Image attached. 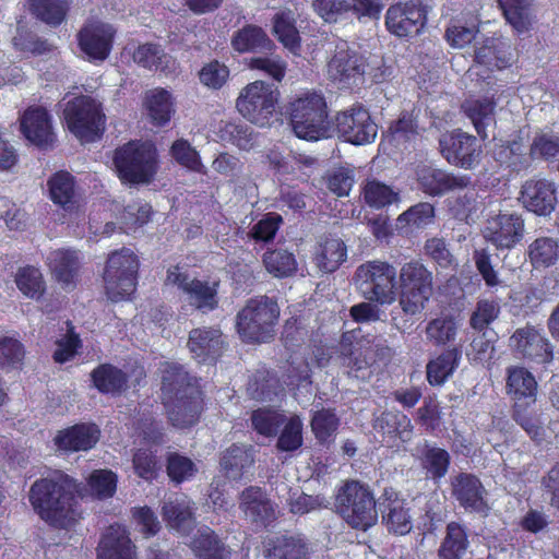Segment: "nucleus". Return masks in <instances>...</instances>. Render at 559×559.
I'll return each instance as SVG.
<instances>
[{"label":"nucleus","mask_w":559,"mask_h":559,"mask_svg":"<svg viewBox=\"0 0 559 559\" xmlns=\"http://www.w3.org/2000/svg\"><path fill=\"white\" fill-rule=\"evenodd\" d=\"M90 377L93 386L102 394L118 396L129 386L128 373L109 362L99 364Z\"/></svg>","instance_id":"35"},{"label":"nucleus","mask_w":559,"mask_h":559,"mask_svg":"<svg viewBox=\"0 0 559 559\" xmlns=\"http://www.w3.org/2000/svg\"><path fill=\"white\" fill-rule=\"evenodd\" d=\"M91 495L105 500L114 497L117 490V475L107 468L94 469L86 479Z\"/></svg>","instance_id":"60"},{"label":"nucleus","mask_w":559,"mask_h":559,"mask_svg":"<svg viewBox=\"0 0 559 559\" xmlns=\"http://www.w3.org/2000/svg\"><path fill=\"white\" fill-rule=\"evenodd\" d=\"M381 523L393 536H406L414 527V512L409 501L393 487H385L378 498Z\"/></svg>","instance_id":"15"},{"label":"nucleus","mask_w":559,"mask_h":559,"mask_svg":"<svg viewBox=\"0 0 559 559\" xmlns=\"http://www.w3.org/2000/svg\"><path fill=\"white\" fill-rule=\"evenodd\" d=\"M29 12L43 23L60 26L70 11V0H27Z\"/></svg>","instance_id":"44"},{"label":"nucleus","mask_w":559,"mask_h":559,"mask_svg":"<svg viewBox=\"0 0 559 559\" xmlns=\"http://www.w3.org/2000/svg\"><path fill=\"white\" fill-rule=\"evenodd\" d=\"M254 447L245 443H231L221 452L219 467L231 479H241L245 472L254 464Z\"/></svg>","instance_id":"34"},{"label":"nucleus","mask_w":559,"mask_h":559,"mask_svg":"<svg viewBox=\"0 0 559 559\" xmlns=\"http://www.w3.org/2000/svg\"><path fill=\"white\" fill-rule=\"evenodd\" d=\"M118 177L124 183H140V140H133L118 147L114 155Z\"/></svg>","instance_id":"39"},{"label":"nucleus","mask_w":559,"mask_h":559,"mask_svg":"<svg viewBox=\"0 0 559 559\" xmlns=\"http://www.w3.org/2000/svg\"><path fill=\"white\" fill-rule=\"evenodd\" d=\"M355 281L364 298L376 305H392L397 296V273L393 264L371 260L360 264Z\"/></svg>","instance_id":"6"},{"label":"nucleus","mask_w":559,"mask_h":559,"mask_svg":"<svg viewBox=\"0 0 559 559\" xmlns=\"http://www.w3.org/2000/svg\"><path fill=\"white\" fill-rule=\"evenodd\" d=\"M273 33L285 48L293 53H298L301 48V37L289 11H281L274 15Z\"/></svg>","instance_id":"49"},{"label":"nucleus","mask_w":559,"mask_h":559,"mask_svg":"<svg viewBox=\"0 0 559 559\" xmlns=\"http://www.w3.org/2000/svg\"><path fill=\"white\" fill-rule=\"evenodd\" d=\"M265 270L277 278H285L297 272V261L294 253L284 249H269L262 255Z\"/></svg>","instance_id":"52"},{"label":"nucleus","mask_w":559,"mask_h":559,"mask_svg":"<svg viewBox=\"0 0 559 559\" xmlns=\"http://www.w3.org/2000/svg\"><path fill=\"white\" fill-rule=\"evenodd\" d=\"M509 346L516 358L531 366H547L554 360L552 344L539 329L530 324L513 332Z\"/></svg>","instance_id":"14"},{"label":"nucleus","mask_w":559,"mask_h":559,"mask_svg":"<svg viewBox=\"0 0 559 559\" xmlns=\"http://www.w3.org/2000/svg\"><path fill=\"white\" fill-rule=\"evenodd\" d=\"M506 21L512 26L518 35L531 31L533 20L531 16L530 4L526 0H498Z\"/></svg>","instance_id":"48"},{"label":"nucleus","mask_w":559,"mask_h":559,"mask_svg":"<svg viewBox=\"0 0 559 559\" xmlns=\"http://www.w3.org/2000/svg\"><path fill=\"white\" fill-rule=\"evenodd\" d=\"M469 546L467 527L456 521L445 526V535L439 546V559H462Z\"/></svg>","instance_id":"42"},{"label":"nucleus","mask_w":559,"mask_h":559,"mask_svg":"<svg viewBox=\"0 0 559 559\" xmlns=\"http://www.w3.org/2000/svg\"><path fill=\"white\" fill-rule=\"evenodd\" d=\"M457 320L453 316H443L430 320L426 326V336L436 346L453 342L457 334Z\"/></svg>","instance_id":"55"},{"label":"nucleus","mask_w":559,"mask_h":559,"mask_svg":"<svg viewBox=\"0 0 559 559\" xmlns=\"http://www.w3.org/2000/svg\"><path fill=\"white\" fill-rule=\"evenodd\" d=\"M280 100V91L273 84L258 80L240 92L236 107L240 115L260 127L269 126Z\"/></svg>","instance_id":"9"},{"label":"nucleus","mask_w":559,"mask_h":559,"mask_svg":"<svg viewBox=\"0 0 559 559\" xmlns=\"http://www.w3.org/2000/svg\"><path fill=\"white\" fill-rule=\"evenodd\" d=\"M501 313V305L495 298H480L477 300L474 310L469 316V326L486 335L490 324H492Z\"/></svg>","instance_id":"53"},{"label":"nucleus","mask_w":559,"mask_h":559,"mask_svg":"<svg viewBox=\"0 0 559 559\" xmlns=\"http://www.w3.org/2000/svg\"><path fill=\"white\" fill-rule=\"evenodd\" d=\"M198 472L194 462L178 452H169L166 456V473L169 479L179 485L192 478Z\"/></svg>","instance_id":"61"},{"label":"nucleus","mask_w":559,"mask_h":559,"mask_svg":"<svg viewBox=\"0 0 559 559\" xmlns=\"http://www.w3.org/2000/svg\"><path fill=\"white\" fill-rule=\"evenodd\" d=\"M289 121L297 138L318 141L328 132V105L323 95L307 93L289 103Z\"/></svg>","instance_id":"8"},{"label":"nucleus","mask_w":559,"mask_h":559,"mask_svg":"<svg viewBox=\"0 0 559 559\" xmlns=\"http://www.w3.org/2000/svg\"><path fill=\"white\" fill-rule=\"evenodd\" d=\"M311 543L301 533L281 534L264 542L265 559H311Z\"/></svg>","instance_id":"27"},{"label":"nucleus","mask_w":559,"mask_h":559,"mask_svg":"<svg viewBox=\"0 0 559 559\" xmlns=\"http://www.w3.org/2000/svg\"><path fill=\"white\" fill-rule=\"evenodd\" d=\"M280 312L277 301L266 295L248 299L236 316V330L241 341L247 344L271 341Z\"/></svg>","instance_id":"4"},{"label":"nucleus","mask_w":559,"mask_h":559,"mask_svg":"<svg viewBox=\"0 0 559 559\" xmlns=\"http://www.w3.org/2000/svg\"><path fill=\"white\" fill-rule=\"evenodd\" d=\"M333 123L338 138L357 146L372 143L378 134L370 110L359 102L337 111Z\"/></svg>","instance_id":"12"},{"label":"nucleus","mask_w":559,"mask_h":559,"mask_svg":"<svg viewBox=\"0 0 559 559\" xmlns=\"http://www.w3.org/2000/svg\"><path fill=\"white\" fill-rule=\"evenodd\" d=\"M21 131L31 143L40 148H46L55 142L51 116L41 106H31L24 111Z\"/></svg>","instance_id":"28"},{"label":"nucleus","mask_w":559,"mask_h":559,"mask_svg":"<svg viewBox=\"0 0 559 559\" xmlns=\"http://www.w3.org/2000/svg\"><path fill=\"white\" fill-rule=\"evenodd\" d=\"M524 219L518 213H500L489 221L486 238L497 249H513L524 237Z\"/></svg>","instance_id":"24"},{"label":"nucleus","mask_w":559,"mask_h":559,"mask_svg":"<svg viewBox=\"0 0 559 559\" xmlns=\"http://www.w3.org/2000/svg\"><path fill=\"white\" fill-rule=\"evenodd\" d=\"M115 38V27L97 19L85 21L75 34L82 57L94 64L103 63L109 58Z\"/></svg>","instance_id":"13"},{"label":"nucleus","mask_w":559,"mask_h":559,"mask_svg":"<svg viewBox=\"0 0 559 559\" xmlns=\"http://www.w3.org/2000/svg\"><path fill=\"white\" fill-rule=\"evenodd\" d=\"M419 189L429 197H442L453 191L465 190L472 186L469 175H455L444 169L423 165L416 169Z\"/></svg>","instance_id":"18"},{"label":"nucleus","mask_w":559,"mask_h":559,"mask_svg":"<svg viewBox=\"0 0 559 559\" xmlns=\"http://www.w3.org/2000/svg\"><path fill=\"white\" fill-rule=\"evenodd\" d=\"M420 465L426 471L427 477L433 480L443 478L451 465L450 453L437 445L425 444L420 452Z\"/></svg>","instance_id":"47"},{"label":"nucleus","mask_w":559,"mask_h":559,"mask_svg":"<svg viewBox=\"0 0 559 559\" xmlns=\"http://www.w3.org/2000/svg\"><path fill=\"white\" fill-rule=\"evenodd\" d=\"M376 500L371 488L357 479H347L336 489V514L353 530L366 532L378 522Z\"/></svg>","instance_id":"3"},{"label":"nucleus","mask_w":559,"mask_h":559,"mask_svg":"<svg viewBox=\"0 0 559 559\" xmlns=\"http://www.w3.org/2000/svg\"><path fill=\"white\" fill-rule=\"evenodd\" d=\"M372 428L381 437V442L391 449H399L411 441L414 429L411 418L397 409L381 412L373 418Z\"/></svg>","instance_id":"22"},{"label":"nucleus","mask_w":559,"mask_h":559,"mask_svg":"<svg viewBox=\"0 0 559 559\" xmlns=\"http://www.w3.org/2000/svg\"><path fill=\"white\" fill-rule=\"evenodd\" d=\"M229 74V68L225 63L214 59L202 66L198 72V78L202 85L210 90L217 91L227 83Z\"/></svg>","instance_id":"63"},{"label":"nucleus","mask_w":559,"mask_h":559,"mask_svg":"<svg viewBox=\"0 0 559 559\" xmlns=\"http://www.w3.org/2000/svg\"><path fill=\"white\" fill-rule=\"evenodd\" d=\"M75 178L67 170L53 173L47 180L50 200L66 211L72 210L76 203Z\"/></svg>","instance_id":"41"},{"label":"nucleus","mask_w":559,"mask_h":559,"mask_svg":"<svg viewBox=\"0 0 559 559\" xmlns=\"http://www.w3.org/2000/svg\"><path fill=\"white\" fill-rule=\"evenodd\" d=\"M362 195L370 207L378 210L399 200V194L391 187L377 180H370L365 185Z\"/></svg>","instance_id":"62"},{"label":"nucleus","mask_w":559,"mask_h":559,"mask_svg":"<svg viewBox=\"0 0 559 559\" xmlns=\"http://www.w3.org/2000/svg\"><path fill=\"white\" fill-rule=\"evenodd\" d=\"M99 438L100 429L96 424L80 423L58 430L53 443L64 453L86 452L97 444Z\"/></svg>","instance_id":"26"},{"label":"nucleus","mask_w":559,"mask_h":559,"mask_svg":"<svg viewBox=\"0 0 559 559\" xmlns=\"http://www.w3.org/2000/svg\"><path fill=\"white\" fill-rule=\"evenodd\" d=\"M185 294L199 310L212 311L218 306L216 284L210 285L209 282L193 278Z\"/></svg>","instance_id":"56"},{"label":"nucleus","mask_w":559,"mask_h":559,"mask_svg":"<svg viewBox=\"0 0 559 559\" xmlns=\"http://www.w3.org/2000/svg\"><path fill=\"white\" fill-rule=\"evenodd\" d=\"M272 45V40L263 28L252 24L245 25L231 37L233 48L240 53L269 49Z\"/></svg>","instance_id":"46"},{"label":"nucleus","mask_w":559,"mask_h":559,"mask_svg":"<svg viewBox=\"0 0 559 559\" xmlns=\"http://www.w3.org/2000/svg\"><path fill=\"white\" fill-rule=\"evenodd\" d=\"M310 427L318 443L330 445L338 430L340 418L334 409L321 408L312 414Z\"/></svg>","instance_id":"50"},{"label":"nucleus","mask_w":559,"mask_h":559,"mask_svg":"<svg viewBox=\"0 0 559 559\" xmlns=\"http://www.w3.org/2000/svg\"><path fill=\"white\" fill-rule=\"evenodd\" d=\"M451 496L461 508L471 513L487 514V490L479 477L461 472L451 478Z\"/></svg>","instance_id":"21"},{"label":"nucleus","mask_w":559,"mask_h":559,"mask_svg":"<svg viewBox=\"0 0 559 559\" xmlns=\"http://www.w3.org/2000/svg\"><path fill=\"white\" fill-rule=\"evenodd\" d=\"M144 107L150 122L156 128L166 127L176 111L171 93L163 87L146 91Z\"/></svg>","instance_id":"36"},{"label":"nucleus","mask_w":559,"mask_h":559,"mask_svg":"<svg viewBox=\"0 0 559 559\" xmlns=\"http://www.w3.org/2000/svg\"><path fill=\"white\" fill-rule=\"evenodd\" d=\"M15 50L33 56H43L53 50V45L26 27H17L12 38Z\"/></svg>","instance_id":"58"},{"label":"nucleus","mask_w":559,"mask_h":559,"mask_svg":"<svg viewBox=\"0 0 559 559\" xmlns=\"http://www.w3.org/2000/svg\"><path fill=\"white\" fill-rule=\"evenodd\" d=\"M63 126L81 143L100 140L106 130L103 104L90 95H78L67 102Z\"/></svg>","instance_id":"5"},{"label":"nucleus","mask_w":559,"mask_h":559,"mask_svg":"<svg viewBox=\"0 0 559 559\" xmlns=\"http://www.w3.org/2000/svg\"><path fill=\"white\" fill-rule=\"evenodd\" d=\"M227 343L219 328H195L189 332L187 347L199 364L216 365Z\"/></svg>","instance_id":"20"},{"label":"nucleus","mask_w":559,"mask_h":559,"mask_svg":"<svg viewBox=\"0 0 559 559\" xmlns=\"http://www.w3.org/2000/svg\"><path fill=\"white\" fill-rule=\"evenodd\" d=\"M239 509L252 524L269 527L276 520V509L259 486H249L239 495Z\"/></svg>","instance_id":"25"},{"label":"nucleus","mask_w":559,"mask_h":559,"mask_svg":"<svg viewBox=\"0 0 559 559\" xmlns=\"http://www.w3.org/2000/svg\"><path fill=\"white\" fill-rule=\"evenodd\" d=\"M160 372L162 401L170 424L181 429L198 424L204 409L200 379L178 362L166 361Z\"/></svg>","instance_id":"1"},{"label":"nucleus","mask_w":559,"mask_h":559,"mask_svg":"<svg viewBox=\"0 0 559 559\" xmlns=\"http://www.w3.org/2000/svg\"><path fill=\"white\" fill-rule=\"evenodd\" d=\"M134 548L127 528L117 523L111 524L102 534L97 559H134Z\"/></svg>","instance_id":"32"},{"label":"nucleus","mask_w":559,"mask_h":559,"mask_svg":"<svg viewBox=\"0 0 559 559\" xmlns=\"http://www.w3.org/2000/svg\"><path fill=\"white\" fill-rule=\"evenodd\" d=\"M532 159L554 160L559 157V136L549 133L536 134L530 146Z\"/></svg>","instance_id":"64"},{"label":"nucleus","mask_w":559,"mask_h":559,"mask_svg":"<svg viewBox=\"0 0 559 559\" xmlns=\"http://www.w3.org/2000/svg\"><path fill=\"white\" fill-rule=\"evenodd\" d=\"M397 284L399 302L407 316L420 313L433 292V274L419 260H411L402 264Z\"/></svg>","instance_id":"7"},{"label":"nucleus","mask_w":559,"mask_h":559,"mask_svg":"<svg viewBox=\"0 0 559 559\" xmlns=\"http://www.w3.org/2000/svg\"><path fill=\"white\" fill-rule=\"evenodd\" d=\"M506 389L513 407H528L536 402L538 384L534 374L522 366L507 369Z\"/></svg>","instance_id":"30"},{"label":"nucleus","mask_w":559,"mask_h":559,"mask_svg":"<svg viewBox=\"0 0 559 559\" xmlns=\"http://www.w3.org/2000/svg\"><path fill=\"white\" fill-rule=\"evenodd\" d=\"M189 546L198 559H230V552L224 543L207 526L197 532Z\"/></svg>","instance_id":"43"},{"label":"nucleus","mask_w":559,"mask_h":559,"mask_svg":"<svg viewBox=\"0 0 559 559\" xmlns=\"http://www.w3.org/2000/svg\"><path fill=\"white\" fill-rule=\"evenodd\" d=\"M557 190L554 182L546 179H530L521 190L523 205L538 216L549 215L557 204Z\"/></svg>","instance_id":"29"},{"label":"nucleus","mask_w":559,"mask_h":559,"mask_svg":"<svg viewBox=\"0 0 559 559\" xmlns=\"http://www.w3.org/2000/svg\"><path fill=\"white\" fill-rule=\"evenodd\" d=\"M166 443L165 426L160 418L151 414L142 415V478L155 479L162 471L157 454Z\"/></svg>","instance_id":"17"},{"label":"nucleus","mask_w":559,"mask_h":559,"mask_svg":"<svg viewBox=\"0 0 559 559\" xmlns=\"http://www.w3.org/2000/svg\"><path fill=\"white\" fill-rule=\"evenodd\" d=\"M14 283L27 298L39 300L46 293V282L40 270L34 265L17 269Z\"/></svg>","instance_id":"51"},{"label":"nucleus","mask_w":559,"mask_h":559,"mask_svg":"<svg viewBox=\"0 0 559 559\" xmlns=\"http://www.w3.org/2000/svg\"><path fill=\"white\" fill-rule=\"evenodd\" d=\"M342 365L358 378V372L368 369L374 361L371 342L359 337L354 331L344 332L337 346Z\"/></svg>","instance_id":"23"},{"label":"nucleus","mask_w":559,"mask_h":559,"mask_svg":"<svg viewBox=\"0 0 559 559\" xmlns=\"http://www.w3.org/2000/svg\"><path fill=\"white\" fill-rule=\"evenodd\" d=\"M347 258V248L340 238H324L316 253L319 269L326 273L336 271Z\"/></svg>","instance_id":"45"},{"label":"nucleus","mask_w":559,"mask_h":559,"mask_svg":"<svg viewBox=\"0 0 559 559\" xmlns=\"http://www.w3.org/2000/svg\"><path fill=\"white\" fill-rule=\"evenodd\" d=\"M160 514L169 530L185 536L189 535L195 526V510L186 496H175L166 500Z\"/></svg>","instance_id":"31"},{"label":"nucleus","mask_w":559,"mask_h":559,"mask_svg":"<svg viewBox=\"0 0 559 559\" xmlns=\"http://www.w3.org/2000/svg\"><path fill=\"white\" fill-rule=\"evenodd\" d=\"M496 107L495 97L468 98L462 104V110L472 121L477 134L481 140L488 138L487 128L496 124Z\"/></svg>","instance_id":"37"},{"label":"nucleus","mask_w":559,"mask_h":559,"mask_svg":"<svg viewBox=\"0 0 559 559\" xmlns=\"http://www.w3.org/2000/svg\"><path fill=\"white\" fill-rule=\"evenodd\" d=\"M250 420L257 433L270 438L278 433L286 415L271 407H260L252 411Z\"/></svg>","instance_id":"54"},{"label":"nucleus","mask_w":559,"mask_h":559,"mask_svg":"<svg viewBox=\"0 0 559 559\" xmlns=\"http://www.w3.org/2000/svg\"><path fill=\"white\" fill-rule=\"evenodd\" d=\"M28 501L34 512L52 527L68 528L80 518L74 483L63 473L36 479L29 488Z\"/></svg>","instance_id":"2"},{"label":"nucleus","mask_w":559,"mask_h":559,"mask_svg":"<svg viewBox=\"0 0 559 559\" xmlns=\"http://www.w3.org/2000/svg\"><path fill=\"white\" fill-rule=\"evenodd\" d=\"M169 153L177 164L190 171L205 175L206 168L202 163L200 153L186 139H177L173 142Z\"/></svg>","instance_id":"57"},{"label":"nucleus","mask_w":559,"mask_h":559,"mask_svg":"<svg viewBox=\"0 0 559 559\" xmlns=\"http://www.w3.org/2000/svg\"><path fill=\"white\" fill-rule=\"evenodd\" d=\"M138 267V257L129 249L109 255L103 276L108 299L116 302L135 293Z\"/></svg>","instance_id":"10"},{"label":"nucleus","mask_w":559,"mask_h":559,"mask_svg":"<svg viewBox=\"0 0 559 559\" xmlns=\"http://www.w3.org/2000/svg\"><path fill=\"white\" fill-rule=\"evenodd\" d=\"M428 14L429 8L421 0H400L389 5L384 25L395 37L414 38L424 33Z\"/></svg>","instance_id":"11"},{"label":"nucleus","mask_w":559,"mask_h":559,"mask_svg":"<svg viewBox=\"0 0 559 559\" xmlns=\"http://www.w3.org/2000/svg\"><path fill=\"white\" fill-rule=\"evenodd\" d=\"M365 69L366 62L361 55L350 49L347 41L337 43L328 62V74L333 82L349 86L362 79Z\"/></svg>","instance_id":"19"},{"label":"nucleus","mask_w":559,"mask_h":559,"mask_svg":"<svg viewBox=\"0 0 559 559\" xmlns=\"http://www.w3.org/2000/svg\"><path fill=\"white\" fill-rule=\"evenodd\" d=\"M439 146L442 157L455 167L471 170L480 160L481 145L477 138L461 129L442 134Z\"/></svg>","instance_id":"16"},{"label":"nucleus","mask_w":559,"mask_h":559,"mask_svg":"<svg viewBox=\"0 0 559 559\" xmlns=\"http://www.w3.org/2000/svg\"><path fill=\"white\" fill-rule=\"evenodd\" d=\"M525 255L534 270L552 267L559 261V239L551 236H538L528 243Z\"/></svg>","instance_id":"38"},{"label":"nucleus","mask_w":559,"mask_h":559,"mask_svg":"<svg viewBox=\"0 0 559 559\" xmlns=\"http://www.w3.org/2000/svg\"><path fill=\"white\" fill-rule=\"evenodd\" d=\"M48 266L55 280L64 289L76 287L81 270V261L76 250L62 248L50 252Z\"/></svg>","instance_id":"33"},{"label":"nucleus","mask_w":559,"mask_h":559,"mask_svg":"<svg viewBox=\"0 0 559 559\" xmlns=\"http://www.w3.org/2000/svg\"><path fill=\"white\" fill-rule=\"evenodd\" d=\"M282 430L276 441V449L280 452H295L304 443V425L298 415L286 417V421L281 427Z\"/></svg>","instance_id":"59"},{"label":"nucleus","mask_w":559,"mask_h":559,"mask_svg":"<svg viewBox=\"0 0 559 559\" xmlns=\"http://www.w3.org/2000/svg\"><path fill=\"white\" fill-rule=\"evenodd\" d=\"M462 350L454 346L442 350L426 365V378L431 386H440L453 374L459 367Z\"/></svg>","instance_id":"40"}]
</instances>
